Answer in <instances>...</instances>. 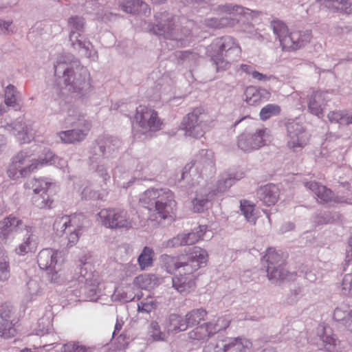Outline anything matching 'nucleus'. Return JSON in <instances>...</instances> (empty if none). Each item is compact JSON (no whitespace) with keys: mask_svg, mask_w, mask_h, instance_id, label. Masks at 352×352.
Here are the masks:
<instances>
[{"mask_svg":"<svg viewBox=\"0 0 352 352\" xmlns=\"http://www.w3.org/2000/svg\"><path fill=\"white\" fill-rule=\"evenodd\" d=\"M89 124L86 128V132L80 130H69L59 133V137L61 140L67 144L79 142L85 138L87 132L89 131Z\"/></svg>","mask_w":352,"mask_h":352,"instance_id":"393cba45","label":"nucleus"},{"mask_svg":"<svg viewBox=\"0 0 352 352\" xmlns=\"http://www.w3.org/2000/svg\"><path fill=\"white\" fill-rule=\"evenodd\" d=\"M74 34V32H72V34H71V36H72Z\"/></svg>","mask_w":352,"mask_h":352,"instance_id":"69168bd1","label":"nucleus"},{"mask_svg":"<svg viewBox=\"0 0 352 352\" xmlns=\"http://www.w3.org/2000/svg\"><path fill=\"white\" fill-rule=\"evenodd\" d=\"M132 289L131 285L126 286L125 290L126 293L125 295L121 294V298L125 301L133 300L135 298L136 294L133 292L131 293Z\"/></svg>","mask_w":352,"mask_h":352,"instance_id":"3c124183","label":"nucleus"},{"mask_svg":"<svg viewBox=\"0 0 352 352\" xmlns=\"http://www.w3.org/2000/svg\"><path fill=\"white\" fill-rule=\"evenodd\" d=\"M98 215L102 224L104 227L113 230H128L133 227L134 223L133 218L129 212L120 208L102 209Z\"/></svg>","mask_w":352,"mask_h":352,"instance_id":"0eeeda50","label":"nucleus"},{"mask_svg":"<svg viewBox=\"0 0 352 352\" xmlns=\"http://www.w3.org/2000/svg\"><path fill=\"white\" fill-rule=\"evenodd\" d=\"M12 129L13 135L16 137L21 144L28 143L34 138L32 128L25 123L21 122L14 123Z\"/></svg>","mask_w":352,"mask_h":352,"instance_id":"412c9836","label":"nucleus"},{"mask_svg":"<svg viewBox=\"0 0 352 352\" xmlns=\"http://www.w3.org/2000/svg\"><path fill=\"white\" fill-rule=\"evenodd\" d=\"M206 113L203 107H198L192 109L184 118L182 129L185 135L195 138L203 137L208 129L207 120H205Z\"/></svg>","mask_w":352,"mask_h":352,"instance_id":"6e6552de","label":"nucleus"},{"mask_svg":"<svg viewBox=\"0 0 352 352\" xmlns=\"http://www.w3.org/2000/svg\"><path fill=\"white\" fill-rule=\"evenodd\" d=\"M230 321V316L224 315L219 317L215 324L211 322H209L208 323L210 324V326L211 327L212 332L215 334L221 330L226 329L229 327Z\"/></svg>","mask_w":352,"mask_h":352,"instance_id":"c9c22d12","label":"nucleus"},{"mask_svg":"<svg viewBox=\"0 0 352 352\" xmlns=\"http://www.w3.org/2000/svg\"><path fill=\"white\" fill-rule=\"evenodd\" d=\"M168 333H177L188 329L186 319L178 314H170L166 324Z\"/></svg>","mask_w":352,"mask_h":352,"instance_id":"5701e85b","label":"nucleus"},{"mask_svg":"<svg viewBox=\"0 0 352 352\" xmlns=\"http://www.w3.org/2000/svg\"><path fill=\"white\" fill-rule=\"evenodd\" d=\"M135 119L142 129L152 131L159 130L162 124L157 112L145 106H140L137 109Z\"/></svg>","mask_w":352,"mask_h":352,"instance_id":"ddd939ff","label":"nucleus"},{"mask_svg":"<svg viewBox=\"0 0 352 352\" xmlns=\"http://www.w3.org/2000/svg\"><path fill=\"white\" fill-rule=\"evenodd\" d=\"M251 142L252 141L249 135L241 134L237 139L238 148L243 152H251L254 150Z\"/></svg>","mask_w":352,"mask_h":352,"instance_id":"37998d69","label":"nucleus"},{"mask_svg":"<svg viewBox=\"0 0 352 352\" xmlns=\"http://www.w3.org/2000/svg\"><path fill=\"white\" fill-rule=\"evenodd\" d=\"M81 82H78V80H76L74 82V91H80L82 89H83L84 87H89V82H86V81H83V87H82L81 88H80L78 86L81 85Z\"/></svg>","mask_w":352,"mask_h":352,"instance_id":"5fc2aeb1","label":"nucleus"},{"mask_svg":"<svg viewBox=\"0 0 352 352\" xmlns=\"http://www.w3.org/2000/svg\"><path fill=\"white\" fill-rule=\"evenodd\" d=\"M69 24L74 29L80 30L83 28L84 19L78 16L71 17L69 20Z\"/></svg>","mask_w":352,"mask_h":352,"instance_id":"8fccbe9b","label":"nucleus"},{"mask_svg":"<svg viewBox=\"0 0 352 352\" xmlns=\"http://www.w3.org/2000/svg\"><path fill=\"white\" fill-rule=\"evenodd\" d=\"M154 251L151 248L144 247L138 258V262L141 270L151 267L153 265Z\"/></svg>","mask_w":352,"mask_h":352,"instance_id":"cd10ccee","label":"nucleus"},{"mask_svg":"<svg viewBox=\"0 0 352 352\" xmlns=\"http://www.w3.org/2000/svg\"><path fill=\"white\" fill-rule=\"evenodd\" d=\"M151 336L155 341H162L166 338V334L164 332L160 331V328L158 322L153 321L150 325Z\"/></svg>","mask_w":352,"mask_h":352,"instance_id":"a18cd8bd","label":"nucleus"},{"mask_svg":"<svg viewBox=\"0 0 352 352\" xmlns=\"http://www.w3.org/2000/svg\"><path fill=\"white\" fill-rule=\"evenodd\" d=\"M120 328H121L120 325V324H116V327H115V331H114V332H115L116 330L119 331V330L120 329Z\"/></svg>","mask_w":352,"mask_h":352,"instance_id":"bf43d9fd","label":"nucleus"},{"mask_svg":"<svg viewBox=\"0 0 352 352\" xmlns=\"http://www.w3.org/2000/svg\"><path fill=\"white\" fill-rule=\"evenodd\" d=\"M342 294L346 296H352V274H346L342 282Z\"/></svg>","mask_w":352,"mask_h":352,"instance_id":"de8ad7c7","label":"nucleus"},{"mask_svg":"<svg viewBox=\"0 0 352 352\" xmlns=\"http://www.w3.org/2000/svg\"><path fill=\"white\" fill-rule=\"evenodd\" d=\"M327 101L325 93L321 91L314 93L311 96L308 104L310 112L318 117L322 116Z\"/></svg>","mask_w":352,"mask_h":352,"instance_id":"aec40b11","label":"nucleus"},{"mask_svg":"<svg viewBox=\"0 0 352 352\" xmlns=\"http://www.w3.org/2000/svg\"><path fill=\"white\" fill-rule=\"evenodd\" d=\"M72 72V70L69 69H65L64 70V76H69L70 75V73Z\"/></svg>","mask_w":352,"mask_h":352,"instance_id":"13d9d810","label":"nucleus"},{"mask_svg":"<svg viewBox=\"0 0 352 352\" xmlns=\"http://www.w3.org/2000/svg\"><path fill=\"white\" fill-rule=\"evenodd\" d=\"M207 230L206 226H199L188 234H178L167 242V247L175 248L182 245H191L203 239Z\"/></svg>","mask_w":352,"mask_h":352,"instance_id":"2eb2a0df","label":"nucleus"},{"mask_svg":"<svg viewBox=\"0 0 352 352\" xmlns=\"http://www.w3.org/2000/svg\"><path fill=\"white\" fill-rule=\"evenodd\" d=\"M23 221L13 215H10L0 221V235L6 239L12 232H18L22 229Z\"/></svg>","mask_w":352,"mask_h":352,"instance_id":"6ab92c4d","label":"nucleus"},{"mask_svg":"<svg viewBox=\"0 0 352 352\" xmlns=\"http://www.w3.org/2000/svg\"><path fill=\"white\" fill-rule=\"evenodd\" d=\"M328 118L331 122H337L340 124H352V113L344 114L341 111H331L328 114Z\"/></svg>","mask_w":352,"mask_h":352,"instance_id":"72a5a7b5","label":"nucleus"},{"mask_svg":"<svg viewBox=\"0 0 352 352\" xmlns=\"http://www.w3.org/2000/svg\"><path fill=\"white\" fill-rule=\"evenodd\" d=\"M287 131V147L294 153L301 151L308 145L311 135L303 124L295 119L285 122Z\"/></svg>","mask_w":352,"mask_h":352,"instance_id":"423d86ee","label":"nucleus"},{"mask_svg":"<svg viewBox=\"0 0 352 352\" xmlns=\"http://www.w3.org/2000/svg\"><path fill=\"white\" fill-rule=\"evenodd\" d=\"M150 211L154 207V220L161 221L166 219L176 206L173 193L170 190L162 189H148L146 190L140 199Z\"/></svg>","mask_w":352,"mask_h":352,"instance_id":"7ed1b4c3","label":"nucleus"},{"mask_svg":"<svg viewBox=\"0 0 352 352\" xmlns=\"http://www.w3.org/2000/svg\"><path fill=\"white\" fill-rule=\"evenodd\" d=\"M13 314L10 305L4 303L0 307V316L3 320V323L0 326V333L4 338L14 336L16 330L14 328L15 320L13 318Z\"/></svg>","mask_w":352,"mask_h":352,"instance_id":"dca6fc26","label":"nucleus"},{"mask_svg":"<svg viewBox=\"0 0 352 352\" xmlns=\"http://www.w3.org/2000/svg\"><path fill=\"white\" fill-rule=\"evenodd\" d=\"M64 261L63 252L51 248L42 250L37 257L40 268L47 270L51 280L56 283L59 282L65 274L63 269Z\"/></svg>","mask_w":352,"mask_h":352,"instance_id":"39448f33","label":"nucleus"},{"mask_svg":"<svg viewBox=\"0 0 352 352\" xmlns=\"http://www.w3.org/2000/svg\"><path fill=\"white\" fill-rule=\"evenodd\" d=\"M5 251L3 249V248L0 245V255L2 254L3 253H4Z\"/></svg>","mask_w":352,"mask_h":352,"instance_id":"680f3d73","label":"nucleus"},{"mask_svg":"<svg viewBox=\"0 0 352 352\" xmlns=\"http://www.w3.org/2000/svg\"><path fill=\"white\" fill-rule=\"evenodd\" d=\"M10 25V22H3L0 24V27L2 30H8Z\"/></svg>","mask_w":352,"mask_h":352,"instance_id":"4d7b16f0","label":"nucleus"},{"mask_svg":"<svg viewBox=\"0 0 352 352\" xmlns=\"http://www.w3.org/2000/svg\"><path fill=\"white\" fill-rule=\"evenodd\" d=\"M157 305L156 301L152 297H148L142 300L138 305V311L140 312L149 313L154 309Z\"/></svg>","mask_w":352,"mask_h":352,"instance_id":"c03bdc74","label":"nucleus"},{"mask_svg":"<svg viewBox=\"0 0 352 352\" xmlns=\"http://www.w3.org/2000/svg\"><path fill=\"white\" fill-rule=\"evenodd\" d=\"M241 69L243 72L251 74V75H252V72H254L253 68L250 65H245V64L241 65Z\"/></svg>","mask_w":352,"mask_h":352,"instance_id":"6e6d98bb","label":"nucleus"},{"mask_svg":"<svg viewBox=\"0 0 352 352\" xmlns=\"http://www.w3.org/2000/svg\"><path fill=\"white\" fill-rule=\"evenodd\" d=\"M37 249V242L33 238L32 234L21 243L16 249L15 252L18 255L23 256L29 252H34Z\"/></svg>","mask_w":352,"mask_h":352,"instance_id":"bb28decb","label":"nucleus"},{"mask_svg":"<svg viewBox=\"0 0 352 352\" xmlns=\"http://www.w3.org/2000/svg\"><path fill=\"white\" fill-rule=\"evenodd\" d=\"M252 346L251 342L245 338H228L219 341L213 349V352H246ZM212 346L204 348V352H210Z\"/></svg>","mask_w":352,"mask_h":352,"instance_id":"4468645a","label":"nucleus"},{"mask_svg":"<svg viewBox=\"0 0 352 352\" xmlns=\"http://www.w3.org/2000/svg\"><path fill=\"white\" fill-rule=\"evenodd\" d=\"M216 53L212 55V59L217 66V69H225L228 67L229 62L224 59L232 52L239 53L241 48L236 40L230 36L219 38L213 43Z\"/></svg>","mask_w":352,"mask_h":352,"instance_id":"9b49d317","label":"nucleus"},{"mask_svg":"<svg viewBox=\"0 0 352 352\" xmlns=\"http://www.w3.org/2000/svg\"><path fill=\"white\" fill-rule=\"evenodd\" d=\"M245 96V100L250 105H257L262 102V94L256 87L250 86L247 87Z\"/></svg>","mask_w":352,"mask_h":352,"instance_id":"c756f323","label":"nucleus"},{"mask_svg":"<svg viewBox=\"0 0 352 352\" xmlns=\"http://www.w3.org/2000/svg\"><path fill=\"white\" fill-rule=\"evenodd\" d=\"M82 221L83 217L80 214L63 216L56 219L53 226L57 234H68V245L72 246L79 239Z\"/></svg>","mask_w":352,"mask_h":352,"instance_id":"1a4fd4ad","label":"nucleus"},{"mask_svg":"<svg viewBox=\"0 0 352 352\" xmlns=\"http://www.w3.org/2000/svg\"><path fill=\"white\" fill-rule=\"evenodd\" d=\"M352 316V308L346 305L337 307L333 313V318L339 322H349Z\"/></svg>","mask_w":352,"mask_h":352,"instance_id":"2f4dec72","label":"nucleus"},{"mask_svg":"<svg viewBox=\"0 0 352 352\" xmlns=\"http://www.w3.org/2000/svg\"><path fill=\"white\" fill-rule=\"evenodd\" d=\"M252 76L254 78V79H256L258 80H267L269 79V78L266 76V75H264L258 72H256V71H254L252 72Z\"/></svg>","mask_w":352,"mask_h":352,"instance_id":"603ef678","label":"nucleus"},{"mask_svg":"<svg viewBox=\"0 0 352 352\" xmlns=\"http://www.w3.org/2000/svg\"><path fill=\"white\" fill-rule=\"evenodd\" d=\"M218 12L220 14H229L230 17L229 19H223V22L217 23L216 20L212 19L210 25L216 28H221L227 25H233L236 21V19L232 18V16H236V15L243 14L245 13V8L237 5H224L218 8Z\"/></svg>","mask_w":352,"mask_h":352,"instance_id":"f3484780","label":"nucleus"},{"mask_svg":"<svg viewBox=\"0 0 352 352\" xmlns=\"http://www.w3.org/2000/svg\"><path fill=\"white\" fill-rule=\"evenodd\" d=\"M322 339L325 349L328 351H333L336 345V340L332 336H323Z\"/></svg>","mask_w":352,"mask_h":352,"instance_id":"09e8293b","label":"nucleus"},{"mask_svg":"<svg viewBox=\"0 0 352 352\" xmlns=\"http://www.w3.org/2000/svg\"><path fill=\"white\" fill-rule=\"evenodd\" d=\"M133 285L141 289H148L153 287L154 283L150 275H140L133 280Z\"/></svg>","mask_w":352,"mask_h":352,"instance_id":"e433bc0d","label":"nucleus"},{"mask_svg":"<svg viewBox=\"0 0 352 352\" xmlns=\"http://www.w3.org/2000/svg\"><path fill=\"white\" fill-rule=\"evenodd\" d=\"M208 259L207 252L199 247H193L186 254L162 256L163 267L167 272H179V275L173 278V287L179 293L187 292L195 285V273L206 265Z\"/></svg>","mask_w":352,"mask_h":352,"instance_id":"f257e3e1","label":"nucleus"},{"mask_svg":"<svg viewBox=\"0 0 352 352\" xmlns=\"http://www.w3.org/2000/svg\"><path fill=\"white\" fill-rule=\"evenodd\" d=\"M263 259L267 264V273L270 280H292L295 278L296 273H289L285 271L283 265L285 263L282 254L277 252L274 248H268Z\"/></svg>","mask_w":352,"mask_h":352,"instance_id":"9d476101","label":"nucleus"},{"mask_svg":"<svg viewBox=\"0 0 352 352\" xmlns=\"http://www.w3.org/2000/svg\"><path fill=\"white\" fill-rule=\"evenodd\" d=\"M53 183L47 178H34L27 183V188L32 189L34 204L39 208H50L52 201L48 198L47 192Z\"/></svg>","mask_w":352,"mask_h":352,"instance_id":"f8f14e48","label":"nucleus"},{"mask_svg":"<svg viewBox=\"0 0 352 352\" xmlns=\"http://www.w3.org/2000/svg\"><path fill=\"white\" fill-rule=\"evenodd\" d=\"M122 9L128 13H137L140 8L146 6L140 0H126V2L121 3Z\"/></svg>","mask_w":352,"mask_h":352,"instance_id":"ea45409f","label":"nucleus"},{"mask_svg":"<svg viewBox=\"0 0 352 352\" xmlns=\"http://www.w3.org/2000/svg\"><path fill=\"white\" fill-rule=\"evenodd\" d=\"M25 229L27 230V232L29 233L32 230V228L25 226Z\"/></svg>","mask_w":352,"mask_h":352,"instance_id":"052dcab7","label":"nucleus"},{"mask_svg":"<svg viewBox=\"0 0 352 352\" xmlns=\"http://www.w3.org/2000/svg\"><path fill=\"white\" fill-rule=\"evenodd\" d=\"M271 28L274 34L278 38L283 51L297 50L311 41V33L310 31L290 32L287 25L278 19L272 21Z\"/></svg>","mask_w":352,"mask_h":352,"instance_id":"20e7f679","label":"nucleus"},{"mask_svg":"<svg viewBox=\"0 0 352 352\" xmlns=\"http://www.w3.org/2000/svg\"><path fill=\"white\" fill-rule=\"evenodd\" d=\"M173 25L171 21H168L167 24H157L153 27V32L156 34L170 38L173 30Z\"/></svg>","mask_w":352,"mask_h":352,"instance_id":"a19ab883","label":"nucleus"},{"mask_svg":"<svg viewBox=\"0 0 352 352\" xmlns=\"http://www.w3.org/2000/svg\"><path fill=\"white\" fill-rule=\"evenodd\" d=\"M255 205L251 204L249 201H241V210L243 212L246 219L252 223H255L256 217L254 213Z\"/></svg>","mask_w":352,"mask_h":352,"instance_id":"f704fd0d","label":"nucleus"},{"mask_svg":"<svg viewBox=\"0 0 352 352\" xmlns=\"http://www.w3.org/2000/svg\"><path fill=\"white\" fill-rule=\"evenodd\" d=\"M16 91L12 85H8L5 91V103L8 106H14L16 103Z\"/></svg>","mask_w":352,"mask_h":352,"instance_id":"49530a36","label":"nucleus"},{"mask_svg":"<svg viewBox=\"0 0 352 352\" xmlns=\"http://www.w3.org/2000/svg\"><path fill=\"white\" fill-rule=\"evenodd\" d=\"M241 120H239L238 122H236V124H239V122H241Z\"/></svg>","mask_w":352,"mask_h":352,"instance_id":"e2e57ef3","label":"nucleus"},{"mask_svg":"<svg viewBox=\"0 0 352 352\" xmlns=\"http://www.w3.org/2000/svg\"><path fill=\"white\" fill-rule=\"evenodd\" d=\"M324 3L330 9L343 12L346 14L352 13V3L349 0H317Z\"/></svg>","mask_w":352,"mask_h":352,"instance_id":"b1692460","label":"nucleus"},{"mask_svg":"<svg viewBox=\"0 0 352 352\" xmlns=\"http://www.w3.org/2000/svg\"><path fill=\"white\" fill-rule=\"evenodd\" d=\"M280 107L276 104H268L263 107L260 111L259 116L261 120L265 121L271 117L278 116L280 113Z\"/></svg>","mask_w":352,"mask_h":352,"instance_id":"473e14b6","label":"nucleus"},{"mask_svg":"<svg viewBox=\"0 0 352 352\" xmlns=\"http://www.w3.org/2000/svg\"><path fill=\"white\" fill-rule=\"evenodd\" d=\"M258 199L266 206H274L280 197V189L273 184L261 186L256 192Z\"/></svg>","mask_w":352,"mask_h":352,"instance_id":"a211bd4d","label":"nucleus"},{"mask_svg":"<svg viewBox=\"0 0 352 352\" xmlns=\"http://www.w3.org/2000/svg\"><path fill=\"white\" fill-rule=\"evenodd\" d=\"M10 276V263L5 252L0 255V280H6Z\"/></svg>","mask_w":352,"mask_h":352,"instance_id":"58836bf2","label":"nucleus"},{"mask_svg":"<svg viewBox=\"0 0 352 352\" xmlns=\"http://www.w3.org/2000/svg\"><path fill=\"white\" fill-rule=\"evenodd\" d=\"M210 324L207 322L203 325L199 326L189 332V338L196 340H206L211 336L214 335L212 332Z\"/></svg>","mask_w":352,"mask_h":352,"instance_id":"a878e982","label":"nucleus"},{"mask_svg":"<svg viewBox=\"0 0 352 352\" xmlns=\"http://www.w3.org/2000/svg\"><path fill=\"white\" fill-rule=\"evenodd\" d=\"M56 158L50 150L45 151L44 156H40L38 160L32 158L26 153L20 152L12 158L8 170V175L12 179L26 177L41 166L54 164Z\"/></svg>","mask_w":352,"mask_h":352,"instance_id":"f03ea898","label":"nucleus"},{"mask_svg":"<svg viewBox=\"0 0 352 352\" xmlns=\"http://www.w3.org/2000/svg\"><path fill=\"white\" fill-rule=\"evenodd\" d=\"M269 135L267 129L257 130L254 134L249 135L253 148L258 149L265 144V138Z\"/></svg>","mask_w":352,"mask_h":352,"instance_id":"7c9ffc66","label":"nucleus"},{"mask_svg":"<svg viewBox=\"0 0 352 352\" xmlns=\"http://www.w3.org/2000/svg\"><path fill=\"white\" fill-rule=\"evenodd\" d=\"M216 194L214 192H209L206 196L201 195L200 197L197 195L192 201V209L195 212H201L204 211L205 208L206 204L208 203L210 196V198L213 197Z\"/></svg>","mask_w":352,"mask_h":352,"instance_id":"4c0bfd02","label":"nucleus"},{"mask_svg":"<svg viewBox=\"0 0 352 352\" xmlns=\"http://www.w3.org/2000/svg\"><path fill=\"white\" fill-rule=\"evenodd\" d=\"M87 189H84V191L82 192V194H84L85 192H86Z\"/></svg>","mask_w":352,"mask_h":352,"instance_id":"0e129e2a","label":"nucleus"},{"mask_svg":"<svg viewBox=\"0 0 352 352\" xmlns=\"http://www.w3.org/2000/svg\"><path fill=\"white\" fill-rule=\"evenodd\" d=\"M62 352H93V350L79 343L69 342L63 345Z\"/></svg>","mask_w":352,"mask_h":352,"instance_id":"79ce46f5","label":"nucleus"},{"mask_svg":"<svg viewBox=\"0 0 352 352\" xmlns=\"http://www.w3.org/2000/svg\"><path fill=\"white\" fill-rule=\"evenodd\" d=\"M305 186L312 190L320 201L329 202L333 198V192L330 189L316 182H307Z\"/></svg>","mask_w":352,"mask_h":352,"instance_id":"4be33fe9","label":"nucleus"},{"mask_svg":"<svg viewBox=\"0 0 352 352\" xmlns=\"http://www.w3.org/2000/svg\"><path fill=\"white\" fill-rule=\"evenodd\" d=\"M207 311L204 309H196L189 311L185 316L187 327L198 324L205 319Z\"/></svg>","mask_w":352,"mask_h":352,"instance_id":"c85d7f7f","label":"nucleus"},{"mask_svg":"<svg viewBox=\"0 0 352 352\" xmlns=\"http://www.w3.org/2000/svg\"><path fill=\"white\" fill-rule=\"evenodd\" d=\"M349 249L346 251V261L350 263L352 261V236L349 241Z\"/></svg>","mask_w":352,"mask_h":352,"instance_id":"864d4df0","label":"nucleus"}]
</instances>
